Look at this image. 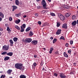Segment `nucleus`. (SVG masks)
I'll return each instance as SVG.
<instances>
[{
    "instance_id": "f257e3e1",
    "label": "nucleus",
    "mask_w": 78,
    "mask_h": 78,
    "mask_svg": "<svg viewBox=\"0 0 78 78\" xmlns=\"http://www.w3.org/2000/svg\"><path fill=\"white\" fill-rule=\"evenodd\" d=\"M15 67L16 69H22V64L16 63L15 65Z\"/></svg>"
},
{
    "instance_id": "f03ea898",
    "label": "nucleus",
    "mask_w": 78,
    "mask_h": 78,
    "mask_svg": "<svg viewBox=\"0 0 78 78\" xmlns=\"http://www.w3.org/2000/svg\"><path fill=\"white\" fill-rule=\"evenodd\" d=\"M42 4L44 9H48V7H47V5H46V2H45V0H42Z\"/></svg>"
},
{
    "instance_id": "7ed1b4c3",
    "label": "nucleus",
    "mask_w": 78,
    "mask_h": 78,
    "mask_svg": "<svg viewBox=\"0 0 78 78\" xmlns=\"http://www.w3.org/2000/svg\"><path fill=\"white\" fill-rule=\"evenodd\" d=\"M32 41V39L31 38H26L25 40V42L27 43H30Z\"/></svg>"
},
{
    "instance_id": "20e7f679",
    "label": "nucleus",
    "mask_w": 78,
    "mask_h": 78,
    "mask_svg": "<svg viewBox=\"0 0 78 78\" xmlns=\"http://www.w3.org/2000/svg\"><path fill=\"white\" fill-rule=\"evenodd\" d=\"M3 48L4 50L7 51V50H8L9 49V46L5 45L3 47Z\"/></svg>"
},
{
    "instance_id": "39448f33",
    "label": "nucleus",
    "mask_w": 78,
    "mask_h": 78,
    "mask_svg": "<svg viewBox=\"0 0 78 78\" xmlns=\"http://www.w3.org/2000/svg\"><path fill=\"white\" fill-rule=\"evenodd\" d=\"M59 76L60 78H65L66 77V76L65 75H64V74L62 73H61L60 74Z\"/></svg>"
},
{
    "instance_id": "423d86ee",
    "label": "nucleus",
    "mask_w": 78,
    "mask_h": 78,
    "mask_svg": "<svg viewBox=\"0 0 78 78\" xmlns=\"http://www.w3.org/2000/svg\"><path fill=\"white\" fill-rule=\"evenodd\" d=\"M31 43L33 45H36L37 44V41L33 40L31 42Z\"/></svg>"
},
{
    "instance_id": "0eeeda50",
    "label": "nucleus",
    "mask_w": 78,
    "mask_h": 78,
    "mask_svg": "<svg viewBox=\"0 0 78 78\" xmlns=\"http://www.w3.org/2000/svg\"><path fill=\"white\" fill-rule=\"evenodd\" d=\"M61 29H58L57 30V32H56V34L57 35L58 34H61Z\"/></svg>"
},
{
    "instance_id": "6e6552de",
    "label": "nucleus",
    "mask_w": 78,
    "mask_h": 78,
    "mask_svg": "<svg viewBox=\"0 0 78 78\" xmlns=\"http://www.w3.org/2000/svg\"><path fill=\"white\" fill-rule=\"evenodd\" d=\"M76 20L74 21L71 23V25H72L73 26H75L76 25Z\"/></svg>"
},
{
    "instance_id": "1a4fd4ad",
    "label": "nucleus",
    "mask_w": 78,
    "mask_h": 78,
    "mask_svg": "<svg viewBox=\"0 0 78 78\" xmlns=\"http://www.w3.org/2000/svg\"><path fill=\"white\" fill-rule=\"evenodd\" d=\"M62 27L65 28V29H66V28H67V24L65 23L63 25Z\"/></svg>"
},
{
    "instance_id": "9d476101",
    "label": "nucleus",
    "mask_w": 78,
    "mask_h": 78,
    "mask_svg": "<svg viewBox=\"0 0 78 78\" xmlns=\"http://www.w3.org/2000/svg\"><path fill=\"white\" fill-rule=\"evenodd\" d=\"M12 7L13 8V10H12V11H14V10H15V9H17V7L15 5H13V6H12Z\"/></svg>"
},
{
    "instance_id": "9b49d317",
    "label": "nucleus",
    "mask_w": 78,
    "mask_h": 78,
    "mask_svg": "<svg viewBox=\"0 0 78 78\" xmlns=\"http://www.w3.org/2000/svg\"><path fill=\"white\" fill-rule=\"evenodd\" d=\"M13 54V53L12 52H10L7 53V55H8V56H12Z\"/></svg>"
},
{
    "instance_id": "f8f14e48",
    "label": "nucleus",
    "mask_w": 78,
    "mask_h": 78,
    "mask_svg": "<svg viewBox=\"0 0 78 78\" xmlns=\"http://www.w3.org/2000/svg\"><path fill=\"white\" fill-rule=\"evenodd\" d=\"M70 13L68 12L66 14L65 17H69V16H70Z\"/></svg>"
},
{
    "instance_id": "ddd939ff",
    "label": "nucleus",
    "mask_w": 78,
    "mask_h": 78,
    "mask_svg": "<svg viewBox=\"0 0 78 78\" xmlns=\"http://www.w3.org/2000/svg\"><path fill=\"white\" fill-rule=\"evenodd\" d=\"M58 16L60 18H60H61L62 17H63V18H64V16L62 15L60 13H58Z\"/></svg>"
},
{
    "instance_id": "4468645a",
    "label": "nucleus",
    "mask_w": 78,
    "mask_h": 78,
    "mask_svg": "<svg viewBox=\"0 0 78 78\" xmlns=\"http://www.w3.org/2000/svg\"><path fill=\"white\" fill-rule=\"evenodd\" d=\"M20 78H26V76H25V75H21L20 76Z\"/></svg>"
},
{
    "instance_id": "2eb2a0df",
    "label": "nucleus",
    "mask_w": 78,
    "mask_h": 78,
    "mask_svg": "<svg viewBox=\"0 0 78 78\" xmlns=\"http://www.w3.org/2000/svg\"><path fill=\"white\" fill-rule=\"evenodd\" d=\"M12 70L11 69H9L8 71H7V73L9 75H10L11 73V72H12Z\"/></svg>"
},
{
    "instance_id": "dca6fc26",
    "label": "nucleus",
    "mask_w": 78,
    "mask_h": 78,
    "mask_svg": "<svg viewBox=\"0 0 78 78\" xmlns=\"http://www.w3.org/2000/svg\"><path fill=\"white\" fill-rule=\"evenodd\" d=\"M0 17H1L2 18H4V15H3V14L2 12H0Z\"/></svg>"
},
{
    "instance_id": "f3484780",
    "label": "nucleus",
    "mask_w": 78,
    "mask_h": 78,
    "mask_svg": "<svg viewBox=\"0 0 78 78\" xmlns=\"http://www.w3.org/2000/svg\"><path fill=\"white\" fill-rule=\"evenodd\" d=\"M9 58H10L9 57H6L4 58V60L5 61H7L8 60H9Z\"/></svg>"
},
{
    "instance_id": "a211bd4d",
    "label": "nucleus",
    "mask_w": 78,
    "mask_h": 78,
    "mask_svg": "<svg viewBox=\"0 0 78 78\" xmlns=\"http://www.w3.org/2000/svg\"><path fill=\"white\" fill-rule=\"evenodd\" d=\"M15 3L16 5H19V1L18 0H16Z\"/></svg>"
},
{
    "instance_id": "6ab92c4d",
    "label": "nucleus",
    "mask_w": 78,
    "mask_h": 78,
    "mask_svg": "<svg viewBox=\"0 0 78 78\" xmlns=\"http://www.w3.org/2000/svg\"><path fill=\"white\" fill-rule=\"evenodd\" d=\"M20 20H16L15 21V22L16 23H17V24H18V23H20Z\"/></svg>"
},
{
    "instance_id": "aec40b11",
    "label": "nucleus",
    "mask_w": 78,
    "mask_h": 78,
    "mask_svg": "<svg viewBox=\"0 0 78 78\" xmlns=\"http://www.w3.org/2000/svg\"><path fill=\"white\" fill-rule=\"evenodd\" d=\"M72 19L73 20H76V16L75 15H73L72 17Z\"/></svg>"
},
{
    "instance_id": "412c9836",
    "label": "nucleus",
    "mask_w": 78,
    "mask_h": 78,
    "mask_svg": "<svg viewBox=\"0 0 78 78\" xmlns=\"http://www.w3.org/2000/svg\"><path fill=\"white\" fill-rule=\"evenodd\" d=\"M13 40L14 42H16V41H17V40H18V38L15 37L13 38Z\"/></svg>"
},
{
    "instance_id": "4be33fe9",
    "label": "nucleus",
    "mask_w": 78,
    "mask_h": 78,
    "mask_svg": "<svg viewBox=\"0 0 78 78\" xmlns=\"http://www.w3.org/2000/svg\"><path fill=\"white\" fill-rule=\"evenodd\" d=\"M21 15V13H19L18 14H15V16H16V17H19V16H20Z\"/></svg>"
},
{
    "instance_id": "5701e85b",
    "label": "nucleus",
    "mask_w": 78,
    "mask_h": 78,
    "mask_svg": "<svg viewBox=\"0 0 78 78\" xmlns=\"http://www.w3.org/2000/svg\"><path fill=\"white\" fill-rule=\"evenodd\" d=\"M64 55L65 57H66V58L68 57V55L66 54V52H64Z\"/></svg>"
},
{
    "instance_id": "b1692460",
    "label": "nucleus",
    "mask_w": 78,
    "mask_h": 78,
    "mask_svg": "<svg viewBox=\"0 0 78 78\" xmlns=\"http://www.w3.org/2000/svg\"><path fill=\"white\" fill-rule=\"evenodd\" d=\"M31 30V28L30 27H28L27 28L26 30V31H30Z\"/></svg>"
},
{
    "instance_id": "393cba45",
    "label": "nucleus",
    "mask_w": 78,
    "mask_h": 78,
    "mask_svg": "<svg viewBox=\"0 0 78 78\" xmlns=\"http://www.w3.org/2000/svg\"><path fill=\"white\" fill-rule=\"evenodd\" d=\"M21 27H23V28H25V27H26V24H23L22 25V26Z\"/></svg>"
},
{
    "instance_id": "a878e982",
    "label": "nucleus",
    "mask_w": 78,
    "mask_h": 78,
    "mask_svg": "<svg viewBox=\"0 0 78 78\" xmlns=\"http://www.w3.org/2000/svg\"><path fill=\"white\" fill-rule=\"evenodd\" d=\"M60 26V23L59 22H58L57 23V27H59Z\"/></svg>"
},
{
    "instance_id": "bb28decb",
    "label": "nucleus",
    "mask_w": 78,
    "mask_h": 78,
    "mask_svg": "<svg viewBox=\"0 0 78 78\" xmlns=\"http://www.w3.org/2000/svg\"><path fill=\"white\" fill-rule=\"evenodd\" d=\"M7 30L9 32H11V30H10V29L9 28V27H7Z\"/></svg>"
},
{
    "instance_id": "cd10ccee",
    "label": "nucleus",
    "mask_w": 78,
    "mask_h": 78,
    "mask_svg": "<svg viewBox=\"0 0 78 78\" xmlns=\"http://www.w3.org/2000/svg\"><path fill=\"white\" fill-rule=\"evenodd\" d=\"M21 30H20L21 32H23L24 31V28L23 27H21Z\"/></svg>"
},
{
    "instance_id": "c85d7f7f",
    "label": "nucleus",
    "mask_w": 78,
    "mask_h": 78,
    "mask_svg": "<svg viewBox=\"0 0 78 78\" xmlns=\"http://www.w3.org/2000/svg\"><path fill=\"white\" fill-rule=\"evenodd\" d=\"M56 38H54L53 41V44H55L56 42Z\"/></svg>"
},
{
    "instance_id": "c756f323",
    "label": "nucleus",
    "mask_w": 78,
    "mask_h": 78,
    "mask_svg": "<svg viewBox=\"0 0 78 78\" xmlns=\"http://www.w3.org/2000/svg\"><path fill=\"white\" fill-rule=\"evenodd\" d=\"M33 33L32 31H30V35L29 36H31L33 35Z\"/></svg>"
},
{
    "instance_id": "7c9ffc66",
    "label": "nucleus",
    "mask_w": 78,
    "mask_h": 78,
    "mask_svg": "<svg viewBox=\"0 0 78 78\" xmlns=\"http://www.w3.org/2000/svg\"><path fill=\"white\" fill-rule=\"evenodd\" d=\"M6 54H7V51H6L2 52L1 53V55H6Z\"/></svg>"
},
{
    "instance_id": "2f4dec72",
    "label": "nucleus",
    "mask_w": 78,
    "mask_h": 78,
    "mask_svg": "<svg viewBox=\"0 0 78 78\" xmlns=\"http://www.w3.org/2000/svg\"><path fill=\"white\" fill-rule=\"evenodd\" d=\"M9 42L10 43V44H14V42L13 41H12V39H10L9 41Z\"/></svg>"
},
{
    "instance_id": "473e14b6",
    "label": "nucleus",
    "mask_w": 78,
    "mask_h": 78,
    "mask_svg": "<svg viewBox=\"0 0 78 78\" xmlns=\"http://www.w3.org/2000/svg\"><path fill=\"white\" fill-rule=\"evenodd\" d=\"M50 15L52 16H55V14L51 12L50 13Z\"/></svg>"
},
{
    "instance_id": "72a5a7b5",
    "label": "nucleus",
    "mask_w": 78,
    "mask_h": 78,
    "mask_svg": "<svg viewBox=\"0 0 78 78\" xmlns=\"http://www.w3.org/2000/svg\"><path fill=\"white\" fill-rule=\"evenodd\" d=\"M15 27L16 29H17V30H20V27L18 26H15Z\"/></svg>"
},
{
    "instance_id": "f704fd0d",
    "label": "nucleus",
    "mask_w": 78,
    "mask_h": 78,
    "mask_svg": "<svg viewBox=\"0 0 78 78\" xmlns=\"http://www.w3.org/2000/svg\"><path fill=\"white\" fill-rule=\"evenodd\" d=\"M60 39H63V40H65V38H64V37L63 36H61Z\"/></svg>"
},
{
    "instance_id": "c9c22d12",
    "label": "nucleus",
    "mask_w": 78,
    "mask_h": 78,
    "mask_svg": "<svg viewBox=\"0 0 78 78\" xmlns=\"http://www.w3.org/2000/svg\"><path fill=\"white\" fill-rule=\"evenodd\" d=\"M55 55H59V53H58V51H57L55 52Z\"/></svg>"
},
{
    "instance_id": "e433bc0d",
    "label": "nucleus",
    "mask_w": 78,
    "mask_h": 78,
    "mask_svg": "<svg viewBox=\"0 0 78 78\" xmlns=\"http://www.w3.org/2000/svg\"><path fill=\"white\" fill-rule=\"evenodd\" d=\"M5 75H2L1 76V78H5Z\"/></svg>"
},
{
    "instance_id": "4c0bfd02",
    "label": "nucleus",
    "mask_w": 78,
    "mask_h": 78,
    "mask_svg": "<svg viewBox=\"0 0 78 78\" xmlns=\"http://www.w3.org/2000/svg\"><path fill=\"white\" fill-rule=\"evenodd\" d=\"M35 16H36V17H39V14H37V13H36L35 14Z\"/></svg>"
},
{
    "instance_id": "58836bf2",
    "label": "nucleus",
    "mask_w": 78,
    "mask_h": 78,
    "mask_svg": "<svg viewBox=\"0 0 78 78\" xmlns=\"http://www.w3.org/2000/svg\"><path fill=\"white\" fill-rule=\"evenodd\" d=\"M60 19H61V20H64V19H65V17L63 16V17H62L61 18H60Z\"/></svg>"
},
{
    "instance_id": "ea45409f",
    "label": "nucleus",
    "mask_w": 78,
    "mask_h": 78,
    "mask_svg": "<svg viewBox=\"0 0 78 78\" xmlns=\"http://www.w3.org/2000/svg\"><path fill=\"white\" fill-rule=\"evenodd\" d=\"M34 66H36V63H34L32 65V67H33Z\"/></svg>"
},
{
    "instance_id": "a19ab883",
    "label": "nucleus",
    "mask_w": 78,
    "mask_h": 78,
    "mask_svg": "<svg viewBox=\"0 0 78 78\" xmlns=\"http://www.w3.org/2000/svg\"><path fill=\"white\" fill-rule=\"evenodd\" d=\"M73 41L71 40L70 41V44L71 45H72V44H73Z\"/></svg>"
},
{
    "instance_id": "79ce46f5",
    "label": "nucleus",
    "mask_w": 78,
    "mask_h": 78,
    "mask_svg": "<svg viewBox=\"0 0 78 78\" xmlns=\"http://www.w3.org/2000/svg\"><path fill=\"white\" fill-rule=\"evenodd\" d=\"M38 23L39 25H41V24L42 23L40 21H38Z\"/></svg>"
},
{
    "instance_id": "37998d69",
    "label": "nucleus",
    "mask_w": 78,
    "mask_h": 78,
    "mask_svg": "<svg viewBox=\"0 0 78 78\" xmlns=\"http://www.w3.org/2000/svg\"><path fill=\"white\" fill-rule=\"evenodd\" d=\"M53 49H54L53 48V47H51V48H50V50L51 51H52L53 50Z\"/></svg>"
},
{
    "instance_id": "c03bdc74",
    "label": "nucleus",
    "mask_w": 78,
    "mask_h": 78,
    "mask_svg": "<svg viewBox=\"0 0 78 78\" xmlns=\"http://www.w3.org/2000/svg\"><path fill=\"white\" fill-rule=\"evenodd\" d=\"M54 76H57L58 75V74H57L56 73H54Z\"/></svg>"
},
{
    "instance_id": "a18cd8bd",
    "label": "nucleus",
    "mask_w": 78,
    "mask_h": 78,
    "mask_svg": "<svg viewBox=\"0 0 78 78\" xmlns=\"http://www.w3.org/2000/svg\"><path fill=\"white\" fill-rule=\"evenodd\" d=\"M72 51V50H69V51H68V53H70Z\"/></svg>"
},
{
    "instance_id": "49530a36",
    "label": "nucleus",
    "mask_w": 78,
    "mask_h": 78,
    "mask_svg": "<svg viewBox=\"0 0 78 78\" xmlns=\"http://www.w3.org/2000/svg\"><path fill=\"white\" fill-rule=\"evenodd\" d=\"M37 9H40V8H41V7H40V6H37Z\"/></svg>"
},
{
    "instance_id": "de8ad7c7",
    "label": "nucleus",
    "mask_w": 78,
    "mask_h": 78,
    "mask_svg": "<svg viewBox=\"0 0 78 78\" xmlns=\"http://www.w3.org/2000/svg\"><path fill=\"white\" fill-rule=\"evenodd\" d=\"M49 53L50 54H51V53H52V51H49Z\"/></svg>"
},
{
    "instance_id": "09e8293b",
    "label": "nucleus",
    "mask_w": 78,
    "mask_h": 78,
    "mask_svg": "<svg viewBox=\"0 0 78 78\" xmlns=\"http://www.w3.org/2000/svg\"><path fill=\"white\" fill-rule=\"evenodd\" d=\"M34 58H36V57H37V55H34Z\"/></svg>"
},
{
    "instance_id": "8fccbe9b",
    "label": "nucleus",
    "mask_w": 78,
    "mask_h": 78,
    "mask_svg": "<svg viewBox=\"0 0 78 78\" xmlns=\"http://www.w3.org/2000/svg\"><path fill=\"white\" fill-rule=\"evenodd\" d=\"M9 20H12V18L11 17H10L9 18Z\"/></svg>"
},
{
    "instance_id": "3c124183",
    "label": "nucleus",
    "mask_w": 78,
    "mask_h": 78,
    "mask_svg": "<svg viewBox=\"0 0 78 78\" xmlns=\"http://www.w3.org/2000/svg\"><path fill=\"white\" fill-rule=\"evenodd\" d=\"M66 47H68V44L66 43V44L65 45Z\"/></svg>"
},
{
    "instance_id": "603ef678",
    "label": "nucleus",
    "mask_w": 78,
    "mask_h": 78,
    "mask_svg": "<svg viewBox=\"0 0 78 78\" xmlns=\"http://www.w3.org/2000/svg\"><path fill=\"white\" fill-rule=\"evenodd\" d=\"M42 12L43 13H45V11L44 10H43V11H42Z\"/></svg>"
},
{
    "instance_id": "864d4df0",
    "label": "nucleus",
    "mask_w": 78,
    "mask_h": 78,
    "mask_svg": "<svg viewBox=\"0 0 78 78\" xmlns=\"http://www.w3.org/2000/svg\"><path fill=\"white\" fill-rule=\"evenodd\" d=\"M50 39H51V40H52L53 39V37H51L50 38Z\"/></svg>"
},
{
    "instance_id": "5fc2aeb1",
    "label": "nucleus",
    "mask_w": 78,
    "mask_h": 78,
    "mask_svg": "<svg viewBox=\"0 0 78 78\" xmlns=\"http://www.w3.org/2000/svg\"><path fill=\"white\" fill-rule=\"evenodd\" d=\"M0 31H3V29L1 28H0Z\"/></svg>"
},
{
    "instance_id": "6e6d98bb",
    "label": "nucleus",
    "mask_w": 78,
    "mask_h": 78,
    "mask_svg": "<svg viewBox=\"0 0 78 78\" xmlns=\"http://www.w3.org/2000/svg\"><path fill=\"white\" fill-rule=\"evenodd\" d=\"M70 74L71 75H72V74H73V72H71V73H70Z\"/></svg>"
},
{
    "instance_id": "4d7b16f0",
    "label": "nucleus",
    "mask_w": 78,
    "mask_h": 78,
    "mask_svg": "<svg viewBox=\"0 0 78 78\" xmlns=\"http://www.w3.org/2000/svg\"><path fill=\"white\" fill-rule=\"evenodd\" d=\"M13 45V44H10V46H12Z\"/></svg>"
},
{
    "instance_id": "13d9d810",
    "label": "nucleus",
    "mask_w": 78,
    "mask_h": 78,
    "mask_svg": "<svg viewBox=\"0 0 78 78\" xmlns=\"http://www.w3.org/2000/svg\"><path fill=\"white\" fill-rule=\"evenodd\" d=\"M49 2H51V0H47Z\"/></svg>"
},
{
    "instance_id": "bf43d9fd",
    "label": "nucleus",
    "mask_w": 78,
    "mask_h": 78,
    "mask_svg": "<svg viewBox=\"0 0 78 78\" xmlns=\"http://www.w3.org/2000/svg\"><path fill=\"white\" fill-rule=\"evenodd\" d=\"M26 17H27V16L26 15H24L23 16V17L25 18Z\"/></svg>"
},
{
    "instance_id": "052dcab7",
    "label": "nucleus",
    "mask_w": 78,
    "mask_h": 78,
    "mask_svg": "<svg viewBox=\"0 0 78 78\" xmlns=\"http://www.w3.org/2000/svg\"><path fill=\"white\" fill-rule=\"evenodd\" d=\"M5 27H7V26H8V24H5Z\"/></svg>"
},
{
    "instance_id": "680f3d73",
    "label": "nucleus",
    "mask_w": 78,
    "mask_h": 78,
    "mask_svg": "<svg viewBox=\"0 0 78 78\" xmlns=\"http://www.w3.org/2000/svg\"><path fill=\"white\" fill-rule=\"evenodd\" d=\"M74 66H76V63H74Z\"/></svg>"
},
{
    "instance_id": "e2e57ef3",
    "label": "nucleus",
    "mask_w": 78,
    "mask_h": 78,
    "mask_svg": "<svg viewBox=\"0 0 78 78\" xmlns=\"http://www.w3.org/2000/svg\"><path fill=\"white\" fill-rule=\"evenodd\" d=\"M40 0H36V1H37V2H39Z\"/></svg>"
},
{
    "instance_id": "0e129e2a",
    "label": "nucleus",
    "mask_w": 78,
    "mask_h": 78,
    "mask_svg": "<svg viewBox=\"0 0 78 78\" xmlns=\"http://www.w3.org/2000/svg\"><path fill=\"white\" fill-rule=\"evenodd\" d=\"M77 24H78V20H77Z\"/></svg>"
},
{
    "instance_id": "69168bd1",
    "label": "nucleus",
    "mask_w": 78,
    "mask_h": 78,
    "mask_svg": "<svg viewBox=\"0 0 78 78\" xmlns=\"http://www.w3.org/2000/svg\"><path fill=\"white\" fill-rule=\"evenodd\" d=\"M2 18H1V17H0V20H2Z\"/></svg>"
},
{
    "instance_id": "338daca9",
    "label": "nucleus",
    "mask_w": 78,
    "mask_h": 78,
    "mask_svg": "<svg viewBox=\"0 0 78 78\" xmlns=\"http://www.w3.org/2000/svg\"><path fill=\"white\" fill-rule=\"evenodd\" d=\"M1 34H2V33L0 32V36H1Z\"/></svg>"
},
{
    "instance_id": "774afa93",
    "label": "nucleus",
    "mask_w": 78,
    "mask_h": 78,
    "mask_svg": "<svg viewBox=\"0 0 78 78\" xmlns=\"http://www.w3.org/2000/svg\"><path fill=\"white\" fill-rule=\"evenodd\" d=\"M43 70H44V68H43Z\"/></svg>"
}]
</instances>
